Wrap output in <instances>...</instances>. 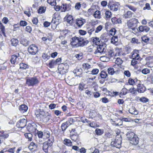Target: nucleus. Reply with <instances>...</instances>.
Wrapping results in <instances>:
<instances>
[{
	"instance_id": "obj_47",
	"label": "nucleus",
	"mask_w": 153,
	"mask_h": 153,
	"mask_svg": "<svg viewBox=\"0 0 153 153\" xmlns=\"http://www.w3.org/2000/svg\"><path fill=\"white\" fill-rule=\"evenodd\" d=\"M9 136V135L7 133H3L0 135V139H5L7 138Z\"/></svg>"
},
{
	"instance_id": "obj_34",
	"label": "nucleus",
	"mask_w": 153,
	"mask_h": 153,
	"mask_svg": "<svg viewBox=\"0 0 153 153\" xmlns=\"http://www.w3.org/2000/svg\"><path fill=\"white\" fill-rule=\"evenodd\" d=\"M87 88L85 84L83 83H80L79 84V89L81 91H83L84 89H85Z\"/></svg>"
},
{
	"instance_id": "obj_16",
	"label": "nucleus",
	"mask_w": 153,
	"mask_h": 153,
	"mask_svg": "<svg viewBox=\"0 0 153 153\" xmlns=\"http://www.w3.org/2000/svg\"><path fill=\"white\" fill-rule=\"evenodd\" d=\"M130 143L132 144L137 145L139 142V138L136 135L130 140Z\"/></svg>"
},
{
	"instance_id": "obj_58",
	"label": "nucleus",
	"mask_w": 153,
	"mask_h": 153,
	"mask_svg": "<svg viewBox=\"0 0 153 153\" xmlns=\"http://www.w3.org/2000/svg\"><path fill=\"white\" fill-rule=\"evenodd\" d=\"M128 83L130 85H133L135 84V81L132 79L129 78L128 80Z\"/></svg>"
},
{
	"instance_id": "obj_48",
	"label": "nucleus",
	"mask_w": 153,
	"mask_h": 153,
	"mask_svg": "<svg viewBox=\"0 0 153 153\" xmlns=\"http://www.w3.org/2000/svg\"><path fill=\"white\" fill-rule=\"evenodd\" d=\"M139 100L143 103H146L149 101V100L145 97H142L140 98Z\"/></svg>"
},
{
	"instance_id": "obj_45",
	"label": "nucleus",
	"mask_w": 153,
	"mask_h": 153,
	"mask_svg": "<svg viewBox=\"0 0 153 153\" xmlns=\"http://www.w3.org/2000/svg\"><path fill=\"white\" fill-rule=\"evenodd\" d=\"M100 42V40L99 38L96 37L93 39V42L94 43L96 44V45H98Z\"/></svg>"
},
{
	"instance_id": "obj_28",
	"label": "nucleus",
	"mask_w": 153,
	"mask_h": 153,
	"mask_svg": "<svg viewBox=\"0 0 153 153\" xmlns=\"http://www.w3.org/2000/svg\"><path fill=\"white\" fill-rule=\"evenodd\" d=\"M118 41V39L117 36H113L111 38V43L115 45H117Z\"/></svg>"
},
{
	"instance_id": "obj_62",
	"label": "nucleus",
	"mask_w": 153,
	"mask_h": 153,
	"mask_svg": "<svg viewBox=\"0 0 153 153\" xmlns=\"http://www.w3.org/2000/svg\"><path fill=\"white\" fill-rule=\"evenodd\" d=\"M37 134L39 138L40 139L42 138V137L43 136L44 133H43V132L41 131H38Z\"/></svg>"
},
{
	"instance_id": "obj_40",
	"label": "nucleus",
	"mask_w": 153,
	"mask_h": 153,
	"mask_svg": "<svg viewBox=\"0 0 153 153\" xmlns=\"http://www.w3.org/2000/svg\"><path fill=\"white\" fill-rule=\"evenodd\" d=\"M51 118V115L48 113H46L45 117H43L44 120L45 121H48Z\"/></svg>"
},
{
	"instance_id": "obj_17",
	"label": "nucleus",
	"mask_w": 153,
	"mask_h": 153,
	"mask_svg": "<svg viewBox=\"0 0 153 153\" xmlns=\"http://www.w3.org/2000/svg\"><path fill=\"white\" fill-rule=\"evenodd\" d=\"M118 3H113L112 4H109V5L110 7V9L113 11H117L118 8Z\"/></svg>"
},
{
	"instance_id": "obj_37",
	"label": "nucleus",
	"mask_w": 153,
	"mask_h": 153,
	"mask_svg": "<svg viewBox=\"0 0 153 153\" xmlns=\"http://www.w3.org/2000/svg\"><path fill=\"white\" fill-rule=\"evenodd\" d=\"M100 59L101 61L103 62H108L109 61L110 58L108 57L104 56L100 57Z\"/></svg>"
},
{
	"instance_id": "obj_9",
	"label": "nucleus",
	"mask_w": 153,
	"mask_h": 153,
	"mask_svg": "<svg viewBox=\"0 0 153 153\" xmlns=\"http://www.w3.org/2000/svg\"><path fill=\"white\" fill-rule=\"evenodd\" d=\"M88 42L89 41L87 39H84L82 37H79L77 46H78V47H83L86 45Z\"/></svg>"
},
{
	"instance_id": "obj_61",
	"label": "nucleus",
	"mask_w": 153,
	"mask_h": 153,
	"mask_svg": "<svg viewBox=\"0 0 153 153\" xmlns=\"http://www.w3.org/2000/svg\"><path fill=\"white\" fill-rule=\"evenodd\" d=\"M127 90L125 88H123L121 91L120 94L122 95H125L127 93Z\"/></svg>"
},
{
	"instance_id": "obj_60",
	"label": "nucleus",
	"mask_w": 153,
	"mask_h": 153,
	"mask_svg": "<svg viewBox=\"0 0 153 153\" xmlns=\"http://www.w3.org/2000/svg\"><path fill=\"white\" fill-rule=\"evenodd\" d=\"M116 32V30L114 28H112L110 31V34L112 36L114 35Z\"/></svg>"
},
{
	"instance_id": "obj_57",
	"label": "nucleus",
	"mask_w": 153,
	"mask_h": 153,
	"mask_svg": "<svg viewBox=\"0 0 153 153\" xmlns=\"http://www.w3.org/2000/svg\"><path fill=\"white\" fill-rule=\"evenodd\" d=\"M57 64L56 60H52L49 61V65L50 66L52 67Z\"/></svg>"
},
{
	"instance_id": "obj_12",
	"label": "nucleus",
	"mask_w": 153,
	"mask_h": 153,
	"mask_svg": "<svg viewBox=\"0 0 153 153\" xmlns=\"http://www.w3.org/2000/svg\"><path fill=\"white\" fill-rule=\"evenodd\" d=\"M19 54L18 53L17 55H13L11 56L10 62L12 64H14L16 62L18 63L19 61Z\"/></svg>"
},
{
	"instance_id": "obj_7",
	"label": "nucleus",
	"mask_w": 153,
	"mask_h": 153,
	"mask_svg": "<svg viewBox=\"0 0 153 153\" xmlns=\"http://www.w3.org/2000/svg\"><path fill=\"white\" fill-rule=\"evenodd\" d=\"M106 50V47L105 45H100L97 47V49L94 52L95 54H97L98 53L101 54L105 53Z\"/></svg>"
},
{
	"instance_id": "obj_44",
	"label": "nucleus",
	"mask_w": 153,
	"mask_h": 153,
	"mask_svg": "<svg viewBox=\"0 0 153 153\" xmlns=\"http://www.w3.org/2000/svg\"><path fill=\"white\" fill-rule=\"evenodd\" d=\"M67 4H62L60 6V10L62 12H65L67 10Z\"/></svg>"
},
{
	"instance_id": "obj_50",
	"label": "nucleus",
	"mask_w": 153,
	"mask_h": 153,
	"mask_svg": "<svg viewBox=\"0 0 153 153\" xmlns=\"http://www.w3.org/2000/svg\"><path fill=\"white\" fill-rule=\"evenodd\" d=\"M142 72L143 74L146 75L149 74L150 72V71L148 68H145L142 70Z\"/></svg>"
},
{
	"instance_id": "obj_31",
	"label": "nucleus",
	"mask_w": 153,
	"mask_h": 153,
	"mask_svg": "<svg viewBox=\"0 0 153 153\" xmlns=\"http://www.w3.org/2000/svg\"><path fill=\"white\" fill-rule=\"evenodd\" d=\"M64 143L68 146H72V142L69 139H65L63 141Z\"/></svg>"
},
{
	"instance_id": "obj_43",
	"label": "nucleus",
	"mask_w": 153,
	"mask_h": 153,
	"mask_svg": "<svg viewBox=\"0 0 153 153\" xmlns=\"http://www.w3.org/2000/svg\"><path fill=\"white\" fill-rule=\"evenodd\" d=\"M95 132L96 134L98 135H102L103 133V131L102 129L99 128H97L95 130Z\"/></svg>"
},
{
	"instance_id": "obj_63",
	"label": "nucleus",
	"mask_w": 153,
	"mask_h": 153,
	"mask_svg": "<svg viewBox=\"0 0 153 153\" xmlns=\"http://www.w3.org/2000/svg\"><path fill=\"white\" fill-rule=\"evenodd\" d=\"M47 2L51 5H54L56 4L55 0H47Z\"/></svg>"
},
{
	"instance_id": "obj_21",
	"label": "nucleus",
	"mask_w": 153,
	"mask_h": 153,
	"mask_svg": "<svg viewBox=\"0 0 153 153\" xmlns=\"http://www.w3.org/2000/svg\"><path fill=\"white\" fill-rule=\"evenodd\" d=\"M136 135L133 132L130 131H128L126 134L127 137L129 140Z\"/></svg>"
},
{
	"instance_id": "obj_38",
	"label": "nucleus",
	"mask_w": 153,
	"mask_h": 153,
	"mask_svg": "<svg viewBox=\"0 0 153 153\" xmlns=\"http://www.w3.org/2000/svg\"><path fill=\"white\" fill-rule=\"evenodd\" d=\"M108 55V57L109 58L111 57H113L114 56V54L113 51V50H108L107 51V54L106 55Z\"/></svg>"
},
{
	"instance_id": "obj_51",
	"label": "nucleus",
	"mask_w": 153,
	"mask_h": 153,
	"mask_svg": "<svg viewBox=\"0 0 153 153\" xmlns=\"http://www.w3.org/2000/svg\"><path fill=\"white\" fill-rule=\"evenodd\" d=\"M142 40L145 43L148 42L149 40V38L146 36H144L141 38Z\"/></svg>"
},
{
	"instance_id": "obj_26",
	"label": "nucleus",
	"mask_w": 153,
	"mask_h": 153,
	"mask_svg": "<svg viewBox=\"0 0 153 153\" xmlns=\"http://www.w3.org/2000/svg\"><path fill=\"white\" fill-rule=\"evenodd\" d=\"M128 111L130 113L132 114L137 115L138 114L137 111L135 107H132L130 108L129 109Z\"/></svg>"
},
{
	"instance_id": "obj_25",
	"label": "nucleus",
	"mask_w": 153,
	"mask_h": 153,
	"mask_svg": "<svg viewBox=\"0 0 153 153\" xmlns=\"http://www.w3.org/2000/svg\"><path fill=\"white\" fill-rule=\"evenodd\" d=\"M82 68L85 71L84 73H86V71H88V70L91 68V65L88 63H84L82 65Z\"/></svg>"
},
{
	"instance_id": "obj_1",
	"label": "nucleus",
	"mask_w": 153,
	"mask_h": 153,
	"mask_svg": "<svg viewBox=\"0 0 153 153\" xmlns=\"http://www.w3.org/2000/svg\"><path fill=\"white\" fill-rule=\"evenodd\" d=\"M138 50H134L131 53V58L132 60L131 61V64L132 65H135L139 63L142 58L140 56L138 53Z\"/></svg>"
},
{
	"instance_id": "obj_52",
	"label": "nucleus",
	"mask_w": 153,
	"mask_h": 153,
	"mask_svg": "<svg viewBox=\"0 0 153 153\" xmlns=\"http://www.w3.org/2000/svg\"><path fill=\"white\" fill-rule=\"evenodd\" d=\"M95 30V28L94 27L89 28H88L87 32L89 33L90 36L92 34V32Z\"/></svg>"
},
{
	"instance_id": "obj_13",
	"label": "nucleus",
	"mask_w": 153,
	"mask_h": 153,
	"mask_svg": "<svg viewBox=\"0 0 153 153\" xmlns=\"http://www.w3.org/2000/svg\"><path fill=\"white\" fill-rule=\"evenodd\" d=\"M76 25L80 27L86 22V21L84 19L79 18L76 19Z\"/></svg>"
},
{
	"instance_id": "obj_2",
	"label": "nucleus",
	"mask_w": 153,
	"mask_h": 153,
	"mask_svg": "<svg viewBox=\"0 0 153 153\" xmlns=\"http://www.w3.org/2000/svg\"><path fill=\"white\" fill-rule=\"evenodd\" d=\"M39 83L38 79L36 77L28 78L26 80V84L28 87H33Z\"/></svg>"
},
{
	"instance_id": "obj_30",
	"label": "nucleus",
	"mask_w": 153,
	"mask_h": 153,
	"mask_svg": "<svg viewBox=\"0 0 153 153\" xmlns=\"http://www.w3.org/2000/svg\"><path fill=\"white\" fill-rule=\"evenodd\" d=\"M93 16L96 18L100 19L101 18L100 12L99 10H97L94 13Z\"/></svg>"
},
{
	"instance_id": "obj_8",
	"label": "nucleus",
	"mask_w": 153,
	"mask_h": 153,
	"mask_svg": "<svg viewBox=\"0 0 153 153\" xmlns=\"http://www.w3.org/2000/svg\"><path fill=\"white\" fill-rule=\"evenodd\" d=\"M28 51L32 55H35L38 51V47L34 45H31L28 48Z\"/></svg>"
},
{
	"instance_id": "obj_19",
	"label": "nucleus",
	"mask_w": 153,
	"mask_h": 153,
	"mask_svg": "<svg viewBox=\"0 0 153 153\" xmlns=\"http://www.w3.org/2000/svg\"><path fill=\"white\" fill-rule=\"evenodd\" d=\"M137 91L138 92L140 93H143L145 91V87L143 84H138L137 85Z\"/></svg>"
},
{
	"instance_id": "obj_6",
	"label": "nucleus",
	"mask_w": 153,
	"mask_h": 153,
	"mask_svg": "<svg viewBox=\"0 0 153 153\" xmlns=\"http://www.w3.org/2000/svg\"><path fill=\"white\" fill-rule=\"evenodd\" d=\"M68 68L69 65L67 63L60 64L58 67L59 71L64 74L68 72Z\"/></svg>"
},
{
	"instance_id": "obj_53",
	"label": "nucleus",
	"mask_w": 153,
	"mask_h": 153,
	"mask_svg": "<svg viewBox=\"0 0 153 153\" xmlns=\"http://www.w3.org/2000/svg\"><path fill=\"white\" fill-rule=\"evenodd\" d=\"M68 127V126L65 123H63L62 124L61 126L62 131H65Z\"/></svg>"
},
{
	"instance_id": "obj_33",
	"label": "nucleus",
	"mask_w": 153,
	"mask_h": 153,
	"mask_svg": "<svg viewBox=\"0 0 153 153\" xmlns=\"http://www.w3.org/2000/svg\"><path fill=\"white\" fill-rule=\"evenodd\" d=\"M132 13L130 11H128L124 15L123 17L125 18H130L132 16Z\"/></svg>"
},
{
	"instance_id": "obj_64",
	"label": "nucleus",
	"mask_w": 153,
	"mask_h": 153,
	"mask_svg": "<svg viewBox=\"0 0 153 153\" xmlns=\"http://www.w3.org/2000/svg\"><path fill=\"white\" fill-rule=\"evenodd\" d=\"M38 13L40 14L43 13H44L45 11L43 7H41L38 10Z\"/></svg>"
},
{
	"instance_id": "obj_18",
	"label": "nucleus",
	"mask_w": 153,
	"mask_h": 153,
	"mask_svg": "<svg viewBox=\"0 0 153 153\" xmlns=\"http://www.w3.org/2000/svg\"><path fill=\"white\" fill-rule=\"evenodd\" d=\"M73 73L76 74V76H81L82 73V69L81 68H76L73 71Z\"/></svg>"
},
{
	"instance_id": "obj_3",
	"label": "nucleus",
	"mask_w": 153,
	"mask_h": 153,
	"mask_svg": "<svg viewBox=\"0 0 153 153\" xmlns=\"http://www.w3.org/2000/svg\"><path fill=\"white\" fill-rule=\"evenodd\" d=\"M122 140V138L121 135L120 134H117L114 140L111 142V145L112 146L119 148L121 147Z\"/></svg>"
},
{
	"instance_id": "obj_15",
	"label": "nucleus",
	"mask_w": 153,
	"mask_h": 153,
	"mask_svg": "<svg viewBox=\"0 0 153 153\" xmlns=\"http://www.w3.org/2000/svg\"><path fill=\"white\" fill-rule=\"evenodd\" d=\"M139 31L140 32H147L149 31L150 28L146 26L141 25L138 27Z\"/></svg>"
},
{
	"instance_id": "obj_5",
	"label": "nucleus",
	"mask_w": 153,
	"mask_h": 153,
	"mask_svg": "<svg viewBox=\"0 0 153 153\" xmlns=\"http://www.w3.org/2000/svg\"><path fill=\"white\" fill-rule=\"evenodd\" d=\"M138 23H139L138 20L135 18L130 19L126 23L127 26L129 29L134 27H137Z\"/></svg>"
},
{
	"instance_id": "obj_32",
	"label": "nucleus",
	"mask_w": 153,
	"mask_h": 153,
	"mask_svg": "<svg viewBox=\"0 0 153 153\" xmlns=\"http://www.w3.org/2000/svg\"><path fill=\"white\" fill-rule=\"evenodd\" d=\"M25 137L28 139V140L31 141L32 140L33 135L31 133H26L24 134Z\"/></svg>"
},
{
	"instance_id": "obj_56",
	"label": "nucleus",
	"mask_w": 153,
	"mask_h": 153,
	"mask_svg": "<svg viewBox=\"0 0 153 153\" xmlns=\"http://www.w3.org/2000/svg\"><path fill=\"white\" fill-rule=\"evenodd\" d=\"M41 111V109H39L35 111V114L37 117H39L40 118L41 117L40 112Z\"/></svg>"
},
{
	"instance_id": "obj_22",
	"label": "nucleus",
	"mask_w": 153,
	"mask_h": 153,
	"mask_svg": "<svg viewBox=\"0 0 153 153\" xmlns=\"http://www.w3.org/2000/svg\"><path fill=\"white\" fill-rule=\"evenodd\" d=\"M71 139L75 142H78L79 140V135L76 134H70Z\"/></svg>"
},
{
	"instance_id": "obj_49",
	"label": "nucleus",
	"mask_w": 153,
	"mask_h": 153,
	"mask_svg": "<svg viewBox=\"0 0 153 153\" xmlns=\"http://www.w3.org/2000/svg\"><path fill=\"white\" fill-rule=\"evenodd\" d=\"M108 74L111 75H113L115 72L114 70V68H110L108 69Z\"/></svg>"
},
{
	"instance_id": "obj_35",
	"label": "nucleus",
	"mask_w": 153,
	"mask_h": 153,
	"mask_svg": "<svg viewBox=\"0 0 153 153\" xmlns=\"http://www.w3.org/2000/svg\"><path fill=\"white\" fill-rule=\"evenodd\" d=\"M11 44L13 46H16L19 42L18 40L16 39H12L11 40Z\"/></svg>"
},
{
	"instance_id": "obj_24",
	"label": "nucleus",
	"mask_w": 153,
	"mask_h": 153,
	"mask_svg": "<svg viewBox=\"0 0 153 153\" xmlns=\"http://www.w3.org/2000/svg\"><path fill=\"white\" fill-rule=\"evenodd\" d=\"M99 70L97 68H94L91 71H86V73L89 74H92L93 75H96L98 73Z\"/></svg>"
},
{
	"instance_id": "obj_55",
	"label": "nucleus",
	"mask_w": 153,
	"mask_h": 153,
	"mask_svg": "<svg viewBox=\"0 0 153 153\" xmlns=\"http://www.w3.org/2000/svg\"><path fill=\"white\" fill-rule=\"evenodd\" d=\"M81 7V4L80 2H77L76 3L75 8L76 10H79Z\"/></svg>"
},
{
	"instance_id": "obj_11",
	"label": "nucleus",
	"mask_w": 153,
	"mask_h": 153,
	"mask_svg": "<svg viewBox=\"0 0 153 153\" xmlns=\"http://www.w3.org/2000/svg\"><path fill=\"white\" fill-rule=\"evenodd\" d=\"M36 124L33 123L32 125L30 124L28 125L27 127V130L31 133L33 132H35L36 130Z\"/></svg>"
},
{
	"instance_id": "obj_4",
	"label": "nucleus",
	"mask_w": 153,
	"mask_h": 153,
	"mask_svg": "<svg viewBox=\"0 0 153 153\" xmlns=\"http://www.w3.org/2000/svg\"><path fill=\"white\" fill-rule=\"evenodd\" d=\"M53 139L51 137L47 141L44 143L43 144V149L45 152L48 153V150L51 149L53 142Z\"/></svg>"
},
{
	"instance_id": "obj_41",
	"label": "nucleus",
	"mask_w": 153,
	"mask_h": 153,
	"mask_svg": "<svg viewBox=\"0 0 153 153\" xmlns=\"http://www.w3.org/2000/svg\"><path fill=\"white\" fill-rule=\"evenodd\" d=\"M65 74H63L61 73V72L59 71L57 72L56 73V78L59 79H61L62 78V76L64 75Z\"/></svg>"
},
{
	"instance_id": "obj_54",
	"label": "nucleus",
	"mask_w": 153,
	"mask_h": 153,
	"mask_svg": "<svg viewBox=\"0 0 153 153\" xmlns=\"http://www.w3.org/2000/svg\"><path fill=\"white\" fill-rule=\"evenodd\" d=\"M146 64L149 67L152 68L153 67V62L152 59L150 60L149 62L146 63Z\"/></svg>"
},
{
	"instance_id": "obj_29",
	"label": "nucleus",
	"mask_w": 153,
	"mask_h": 153,
	"mask_svg": "<svg viewBox=\"0 0 153 153\" xmlns=\"http://www.w3.org/2000/svg\"><path fill=\"white\" fill-rule=\"evenodd\" d=\"M73 21L74 19L73 16L71 15H68L67 19V22L70 25H72Z\"/></svg>"
},
{
	"instance_id": "obj_42",
	"label": "nucleus",
	"mask_w": 153,
	"mask_h": 153,
	"mask_svg": "<svg viewBox=\"0 0 153 153\" xmlns=\"http://www.w3.org/2000/svg\"><path fill=\"white\" fill-rule=\"evenodd\" d=\"M21 43L25 46H27L29 45L28 41L25 39H23L21 42Z\"/></svg>"
},
{
	"instance_id": "obj_27",
	"label": "nucleus",
	"mask_w": 153,
	"mask_h": 153,
	"mask_svg": "<svg viewBox=\"0 0 153 153\" xmlns=\"http://www.w3.org/2000/svg\"><path fill=\"white\" fill-rule=\"evenodd\" d=\"M101 78L105 79L107 77L108 75L106 72L105 70H103L100 74Z\"/></svg>"
},
{
	"instance_id": "obj_36",
	"label": "nucleus",
	"mask_w": 153,
	"mask_h": 153,
	"mask_svg": "<svg viewBox=\"0 0 153 153\" xmlns=\"http://www.w3.org/2000/svg\"><path fill=\"white\" fill-rule=\"evenodd\" d=\"M19 65L20 69H26L29 68V66L23 63H20Z\"/></svg>"
},
{
	"instance_id": "obj_14",
	"label": "nucleus",
	"mask_w": 153,
	"mask_h": 153,
	"mask_svg": "<svg viewBox=\"0 0 153 153\" xmlns=\"http://www.w3.org/2000/svg\"><path fill=\"white\" fill-rule=\"evenodd\" d=\"M78 39L79 37H74L72 38V41H71V44L73 47H78L77 44L78 43Z\"/></svg>"
},
{
	"instance_id": "obj_23",
	"label": "nucleus",
	"mask_w": 153,
	"mask_h": 153,
	"mask_svg": "<svg viewBox=\"0 0 153 153\" xmlns=\"http://www.w3.org/2000/svg\"><path fill=\"white\" fill-rule=\"evenodd\" d=\"M122 60L120 58H117L115 61V65H113L114 68H117L119 67V65H121L122 63Z\"/></svg>"
},
{
	"instance_id": "obj_46",
	"label": "nucleus",
	"mask_w": 153,
	"mask_h": 153,
	"mask_svg": "<svg viewBox=\"0 0 153 153\" xmlns=\"http://www.w3.org/2000/svg\"><path fill=\"white\" fill-rule=\"evenodd\" d=\"M112 16L111 12L109 10L106 11L105 12V16L106 18H110Z\"/></svg>"
},
{
	"instance_id": "obj_10",
	"label": "nucleus",
	"mask_w": 153,
	"mask_h": 153,
	"mask_svg": "<svg viewBox=\"0 0 153 153\" xmlns=\"http://www.w3.org/2000/svg\"><path fill=\"white\" fill-rule=\"evenodd\" d=\"M27 121L25 119H20L16 124V126L18 128H23L26 125Z\"/></svg>"
},
{
	"instance_id": "obj_39",
	"label": "nucleus",
	"mask_w": 153,
	"mask_h": 153,
	"mask_svg": "<svg viewBox=\"0 0 153 153\" xmlns=\"http://www.w3.org/2000/svg\"><path fill=\"white\" fill-rule=\"evenodd\" d=\"M0 30L2 32V33L3 35L5 36V27L3 25L2 23L0 21Z\"/></svg>"
},
{
	"instance_id": "obj_59",
	"label": "nucleus",
	"mask_w": 153,
	"mask_h": 153,
	"mask_svg": "<svg viewBox=\"0 0 153 153\" xmlns=\"http://www.w3.org/2000/svg\"><path fill=\"white\" fill-rule=\"evenodd\" d=\"M102 28V26L101 25H100L99 26L97 27L96 28L95 33H98L100 31Z\"/></svg>"
},
{
	"instance_id": "obj_20",
	"label": "nucleus",
	"mask_w": 153,
	"mask_h": 153,
	"mask_svg": "<svg viewBox=\"0 0 153 153\" xmlns=\"http://www.w3.org/2000/svg\"><path fill=\"white\" fill-rule=\"evenodd\" d=\"M27 107L25 105H22L19 107V111L22 113L27 112Z\"/></svg>"
}]
</instances>
